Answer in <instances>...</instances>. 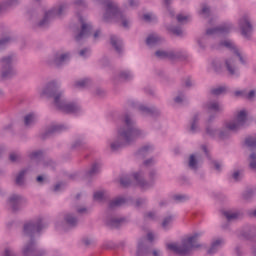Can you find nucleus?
Wrapping results in <instances>:
<instances>
[{"label":"nucleus","instance_id":"nucleus-1","mask_svg":"<svg viewBox=\"0 0 256 256\" xmlns=\"http://www.w3.org/2000/svg\"><path fill=\"white\" fill-rule=\"evenodd\" d=\"M139 137H143V131L137 127L135 121L129 115L124 118V125L118 129V137L114 142H110L111 151H119L125 145L137 141Z\"/></svg>","mask_w":256,"mask_h":256},{"label":"nucleus","instance_id":"nucleus-2","mask_svg":"<svg viewBox=\"0 0 256 256\" xmlns=\"http://www.w3.org/2000/svg\"><path fill=\"white\" fill-rule=\"evenodd\" d=\"M47 225L43 224V220L38 218L37 220H32L24 224L23 235L24 237H30V242L26 243L22 249L24 256H47L45 250H37L35 245V235L41 233Z\"/></svg>","mask_w":256,"mask_h":256},{"label":"nucleus","instance_id":"nucleus-3","mask_svg":"<svg viewBox=\"0 0 256 256\" xmlns=\"http://www.w3.org/2000/svg\"><path fill=\"white\" fill-rule=\"evenodd\" d=\"M42 94L54 99L55 107L64 113H79L81 111L79 104L67 102L63 98V91L59 90V84L55 81L48 83L42 90Z\"/></svg>","mask_w":256,"mask_h":256},{"label":"nucleus","instance_id":"nucleus-4","mask_svg":"<svg viewBox=\"0 0 256 256\" xmlns=\"http://www.w3.org/2000/svg\"><path fill=\"white\" fill-rule=\"evenodd\" d=\"M247 123V112L242 110L236 115V119L225 124L224 129H217L213 126L206 127V133L210 137H219V139H227L230 135V131H239L243 129Z\"/></svg>","mask_w":256,"mask_h":256},{"label":"nucleus","instance_id":"nucleus-5","mask_svg":"<svg viewBox=\"0 0 256 256\" xmlns=\"http://www.w3.org/2000/svg\"><path fill=\"white\" fill-rule=\"evenodd\" d=\"M98 3L105 5V13L103 15V21L109 23V21H116L117 23H122V26L127 29L129 27V20L119 10V5L114 0H96Z\"/></svg>","mask_w":256,"mask_h":256},{"label":"nucleus","instance_id":"nucleus-6","mask_svg":"<svg viewBox=\"0 0 256 256\" xmlns=\"http://www.w3.org/2000/svg\"><path fill=\"white\" fill-rule=\"evenodd\" d=\"M202 235L203 233H195L194 235L183 239L181 244H167V249H169V251H173V253H176V255H189L193 249H199V247H201L199 237Z\"/></svg>","mask_w":256,"mask_h":256},{"label":"nucleus","instance_id":"nucleus-7","mask_svg":"<svg viewBox=\"0 0 256 256\" xmlns=\"http://www.w3.org/2000/svg\"><path fill=\"white\" fill-rule=\"evenodd\" d=\"M17 61V55L15 53L3 56L0 59V80L7 81V79H13L17 75V70L13 67V63Z\"/></svg>","mask_w":256,"mask_h":256},{"label":"nucleus","instance_id":"nucleus-8","mask_svg":"<svg viewBox=\"0 0 256 256\" xmlns=\"http://www.w3.org/2000/svg\"><path fill=\"white\" fill-rule=\"evenodd\" d=\"M67 11V4H60L45 13L44 18L38 23V27H47L49 22L61 17Z\"/></svg>","mask_w":256,"mask_h":256},{"label":"nucleus","instance_id":"nucleus-9","mask_svg":"<svg viewBox=\"0 0 256 256\" xmlns=\"http://www.w3.org/2000/svg\"><path fill=\"white\" fill-rule=\"evenodd\" d=\"M148 175L149 181L147 182L143 177V172L134 173L133 178L141 189H150V187L155 185V179H157V170H150Z\"/></svg>","mask_w":256,"mask_h":256},{"label":"nucleus","instance_id":"nucleus-10","mask_svg":"<svg viewBox=\"0 0 256 256\" xmlns=\"http://www.w3.org/2000/svg\"><path fill=\"white\" fill-rule=\"evenodd\" d=\"M136 256H163V252L160 249L151 251V248L147 245V239L142 238L138 241Z\"/></svg>","mask_w":256,"mask_h":256},{"label":"nucleus","instance_id":"nucleus-11","mask_svg":"<svg viewBox=\"0 0 256 256\" xmlns=\"http://www.w3.org/2000/svg\"><path fill=\"white\" fill-rule=\"evenodd\" d=\"M245 147L252 153L249 156V167L256 171V136H248L244 141Z\"/></svg>","mask_w":256,"mask_h":256},{"label":"nucleus","instance_id":"nucleus-12","mask_svg":"<svg viewBox=\"0 0 256 256\" xmlns=\"http://www.w3.org/2000/svg\"><path fill=\"white\" fill-rule=\"evenodd\" d=\"M69 59H71V54L69 52L58 51L48 59V65L61 67L62 65H65Z\"/></svg>","mask_w":256,"mask_h":256},{"label":"nucleus","instance_id":"nucleus-13","mask_svg":"<svg viewBox=\"0 0 256 256\" xmlns=\"http://www.w3.org/2000/svg\"><path fill=\"white\" fill-rule=\"evenodd\" d=\"M155 55L158 59H170V61L185 59L186 57L185 52L175 50H157Z\"/></svg>","mask_w":256,"mask_h":256},{"label":"nucleus","instance_id":"nucleus-14","mask_svg":"<svg viewBox=\"0 0 256 256\" xmlns=\"http://www.w3.org/2000/svg\"><path fill=\"white\" fill-rule=\"evenodd\" d=\"M238 25L241 30V35H243L245 39H249V37H251V33H253V24H251V18H249V15L245 14L239 20Z\"/></svg>","mask_w":256,"mask_h":256},{"label":"nucleus","instance_id":"nucleus-15","mask_svg":"<svg viewBox=\"0 0 256 256\" xmlns=\"http://www.w3.org/2000/svg\"><path fill=\"white\" fill-rule=\"evenodd\" d=\"M79 21L81 23V31L75 36L76 41H81V39L89 37L93 29L91 23H86L85 19H83L81 16H79Z\"/></svg>","mask_w":256,"mask_h":256},{"label":"nucleus","instance_id":"nucleus-16","mask_svg":"<svg viewBox=\"0 0 256 256\" xmlns=\"http://www.w3.org/2000/svg\"><path fill=\"white\" fill-rule=\"evenodd\" d=\"M220 47H226V49H229V51H232V53H234V55H236V57L239 58L240 63H242V65H245L246 63L245 58H243V55L241 54L239 49H237V46H235V43H233V41L224 40L223 42L220 43L218 49Z\"/></svg>","mask_w":256,"mask_h":256},{"label":"nucleus","instance_id":"nucleus-17","mask_svg":"<svg viewBox=\"0 0 256 256\" xmlns=\"http://www.w3.org/2000/svg\"><path fill=\"white\" fill-rule=\"evenodd\" d=\"M65 130H67V126H65L63 124H52L42 134V139H47L49 137H53V135H57V133H61Z\"/></svg>","mask_w":256,"mask_h":256},{"label":"nucleus","instance_id":"nucleus-18","mask_svg":"<svg viewBox=\"0 0 256 256\" xmlns=\"http://www.w3.org/2000/svg\"><path fill=\"white\" fill-rule=\"evenodd\" d=\"M233 29V24H224L215 28L206 30V35H226Z\"/></svg>","mask_w":256,"mask_h":256},{"label":"nucleus","instance_id":"nucleus-19","mask_svg":"<svg viewBox=\"0 0 256 256\" xmlns=\"http://www.w3.org/2000/svg\"><path fill=\"white\" fill-rule=\"evenodd\" d=\"M132 107H136L142 115H160L161 113L156 107L149 108L143 104H135L134 102H132Z\"/></svg>","mask_w":256,"mask_h":256},{"label":"nucleus","instance_id":"nucleus-20","mask_svg":"<svg viewBox=\"0 0 256 256\" xmlns=\"http://www.w3.org/2000/svg\"><path fill=\"white\" fill-rule=\"evenodd\" d=\"M225 67L229 75H231L232 77H239V68L237 67V62H235V59H226Z\"/></svg>","mask_w":256,"mask_h":256},{"label":"nucleus","instance_id":"nucleus-21","mask_svg":"<svg viewBox=\"0 0 256 256\" xmlns=\"http://www.w3.org/2000/svg\"><path fill=\"white\" fill-rule=\"evenodd\" d=\"M125 223H127L125 218L110 217L106 220V225L110 229H119V227L125 225Z\"/></svg>","mask_w":256,"mask_h":256},{"label":"nucleus","instance_id":"nucleus-22","mask_svg":"<svg viewBox=\"0 0 256 256\" xmlns=\"http://www.w3.org/2000/svg\"><path fill=\"white\" fill-rule=\"evenodd\" d=\"M253 235H255V229L251 226H246L238 232L239 239H246L247 241L253 239Z\"/></svg>","mask_w":256,"mask_h":256},{"label":"nucleus","instance_id":"nucleus-23","mask_svg":"<svg viewBox=\"0 0 256 256\" xmlns=\"http://www.w3.org/2000/svg\"><path fill=\"white\" fill-rule=\"evenodd\" d=\"M222 215L225 217L228 223H231V221H237V219H241L243 217V213L231 210L222 211Z\"/></svg>","mask_w":256,"mask_h":256},{"label":"nucleus","instance_id":"nucleus-24","mask_svg":"<svg viewBox=\"0 0 256 256\" xmlns=\"http://www.w3.org/2000/svg\"><path fill=\"white\" fill-rule=\"evenodd\" d=\"M8 203L13 211H19V207L21 206V203H23V197L13 194L9 197Z\"/></svg>","mask_w":256,"mask_h":256},{"label":"nucleus","instance_id":"nucleus-25","mask_svg":"<svg viewBox=\"0 0 256 256\" xmlns=\"http://www.w3.org/2000/svg\"><path fill=\"white\" fill-rule=\"evenodd\" d=\"M207 111H213V113H223L225 108L217 101H209L205 105Z\"/></svg>","mask_w":256,"mask_h":256},{"label":"nucleus","instance_id":"nucleus-26","mask_svg":"<svg viewBox=\"0 0 256 256\" xmlns=\"http://www.w3.org/2000/svg\"><path fill=\"white\" fill-rule=\"evenodd\" d=\"M64 221L68 227L73 229L76 225H79V218L73 213H68L64 216Z\"/></svg>","mask_w":256,"mask_h":256},{"label":"nucleus","instance_id":"nucleus-27","mask_svg":"<svg viewBox=\"0 0 256 256\" xmlns=\"http://www.w3.org/2000/svg\"><path fill=\"white\" fill-rule=\"evenodd\" d=\"M110 43L117 53H121L123 51V40H121V38L112 35L110 37Z\"/></svg>","mask_w":256,"mask_h":256},{"label":"nucleus","instance_id":"nucleus-28","mask_svg":"<svg viewBox=\"0 0 256 256\" xmlns=\"http://www.w3.org/2000/svg\"><path fill=\"white\" fill-rule=\"evenodd\" d=\"M116 81H131L133 79V74L129 70H122L116 76H114Z\"/></svg>","mask_w":256,"mask_h":256},{"label":"nucleus","instance_id":"nucleus-29","mask_svg":"<svg viewBox=\"0 0 256 256\" xmlns=\"http://www.w3.org/2000/svg\"><path fill=\"white\" fill-rule=\"evenodd\" d=\"M100 171H101V164L96 162L92 165L90 170L86 172V178L91 179L96 175H99Z\"/></svg>","mask_w":256,"mask_h":256},{"label":"nucleus","instance_id":"nucleus-30","mask_svg":"<svg viewBox=\"0 0 256 256\" xmlns=\"http://www.w3.org/2000/svg\"><path fill=\"white\" fill-rule=\"evenodd\" d=\"M19 5V0H6L5 2L0 3V13H5L7 9Z\"/></svg>","mask_w":256,"mask_h":256},{"label":"nucleus","instance_id":"nucleus-31","mask_svg":"<svg viewBox=\"0 0 256 256\" xmlns=\"http://www.w3.org/2000/svg\"><path fill=\"white\" fill-rule=\"evenodd\" d=\"M161 43V37L157 34H151L146 39V45L149 47H155V45H159Z\"/></svg>","mask_w":256,"mask_h":256},{"label":"nucleus","instance_id":"nucleus-32","mask_svg":"<svg viewBox=\"0 0 256 256\" xmlns=\"http://www.w3.org/2000/svg\"><path fill=\"white\" fill-rule=\"evenodd\" d=\"M223 245V240L222 239H217L215 240L210 249H208V255H215L216 251H219L221 249V246Z\"/></svg>","mask_w":256,"mask_h":256},{"label":"nucleus","instance_id":"nucleus-33","mask_svg":"<svg viewBox=\"0 0 256 256\" xmlns=\"http://www.w3.org/2000/svg\"><path fill=\"white\" fill-rule=\"evenodd\" d=\"M37 123V115L35 113H29L24 117V125L26 127H31V125H35Z\"/></svg>","mask_w":256,"mask_h":256},{"label":"nucleus","instance_id":"nucleus-34","mask_svg":"<svg viewBox=\"0 0 256 256\" xmlns=\"http://www.w3.org/2000/svg\"><path fill=\"white\" fill-rule=\"evenodd\" d=\"M201 156L199 154H191L189 157L188 167L190 169H194V171H197V159H200Z\"/></svg>","mask_w":256,"mask_h":256},{"label":"nucleus","instance_id":"nucleus-35","mask_svg":"<svg viewBox=\"0 0 256 256\" xmlns=\"http://www.w3.org/2000/svg\"><path fill=\"white\" fill-rule=\"evenodd\" d=\"M199 131V114H195L191 121L190 133H197Z\"/></svg>","mask_w":256,"mask_h":256},{"label":"nucleus","instance_id":"nucleus-36","mask_svg":"<svg viewBox=\"0 0 256 256\" xmlns=\"http://www.w3.org/2000/svg\"><path fill=\"white\" fill-rule=\"evenodd\" d=\"M89 85H91V79L89 78H85L74 83V87H76V89H85L86 87H89Z\"/></svg>","mask_w":256,"mask_h":256},{"label":"nucleus","instance_id":"nucleus-37","mask_svg":"<svg viewBox=\"0 0 256 256\" xmlns=\"http://www.w3.org/2000/svg\"><path fill=\"white\" fill-rule=\"evenodd\" d=\"M25 173H27V170H21L16 177L15 183L19 187H23L25 185Z\"/></svg>","mask_w":256,"mask_h":256},{"label":"nucleus","instance_id":"nucleus-38","mask_svg":"<svg viewBox=\"0 0 256 256\" xmlns=\"http://www.w3.org/2000/svg\"><path fill=\"white\" fill-rule=\"evenodd\" d=\"M149 153H153V146L146 145V146L142 147V148L138 151V155H139L140 157H147V155H149Z\"/></svg>","mask_w":256,"mask_h":256},{"label":"nucleus","instance_id":"nucleus-39","mask_svg":"<svg viewBox=\"0 0 256 256\" xmlns=\"http://www.w3.org/2000/svg\"><path fill=\"white\" fill-rule=\"evenodd\" d=\"M86 148H87V142L83 138L76 140L72 144V149H86Z\"/></svg>","mask_w":256,"mask_h":256},{"label":"nucleus","instance_id":"nucleus-40","mask_svg":"<svg viewBox=\"0 0 256 256\" xmlns=\"http://www.w3.org/2000/svg\"><path fill=\"white\" fill-rule=\"evenodd\" d=\"M121 205H125V198L123 197L116 198L109 203L110 209H114V207H121Z\"/></svg>","mask_w":256,"mask_h":256},{"label":"nucleus","instance_id":"nucleus-41","mask_svg":"<svg viewBox=\"0 0 256 256\" xmlns=\"http://www.w3.org/2000/svg\"><path fill=\"white\" fill-rule=\"evenodd\" d=\"M173 221H175L174 215H169V216L165 217L162 221L163 229H169V226L171 225V223H173Z\"/></svg>","mask_w":256,"mask_h":256},{"label":"nucleus","instance_id":"nucleus-42","mask_svg":"<svg viewBox=\"0 0 256 256\" xmlns=\"http://www.w3.org/2000/svg\"><path fill=\"white\" fill-rule=\"evenodd\" d=\"M173 199L177 203H185V201H189V196L186 194H176L173 196Z\"/></svg>","mask_w":256,"mask_h":256},{"label":"nucleus","instance_id":"nucleus-43","mask_svg":"<svg viewBox=\"0 0 256 256\" xmlns=\"http://www.w3.org/2000/svg\"><path fill=\"white\" fill-rule=\"evenodd\" d=\"M143 20L146 23H155V21H157V16L153 13H147L143 15Z\"/></svg>","mask_w":256,"mask_h":256},{"label":"nucleus","instance_id":"nucleus-44","mask_svg":"<svg viewBox=\"0 0 256 256\" xmlns=\"http://www.w3.org/2000/svg\"><path fill=\"white\" fill-rule=\"evenodd\" d=\"M13 37L12 36H5L0 40V49H5L6 45H9V43H13Z\"/></svg>","mask_w":256,"mask_h":256},{"label":"nucleus","instance_id":"nucleus-45","mask_svg":"<svg viewBox=\"0 0 256 256\" xmlns=\"http://www.w3.org/2000/svg\"><path fill=\"white\" fill-rule=\"evenodd\" d=\"M120 184L122 185V187H129V185H131V178H129L128 176H122L120 178Z\"/></svg>","mask_w":256,"mask_h":256},{"label":"nucleus","instance_id":"nucleus-46","mask_svg":"<svg viewBox=\"0 0 256 256\" xmlns=\"http://www.w3.org/2000/svg\"><path fill=\"white\" fill-rule=\"evenodd\" d=\"M29 157L30 159H41L43 157V152L41 150L31 152Z\"/></svg>","mask_w":256,"mask_h":256},{"label":"nucleus","instance_id":"nucleus-47","mask_svg":"<svg viewBox=\"0 0 256 256\" xmlns=\"http://www.w3.org/2000/svg\"><path fill=\"white\" fill-rule=\"evenodd\" d=\"M225 91V87L220 86L218 88H213L211 90L212 95H223V92Z\"/></svg>","mask_w":256,"mask_h":256},{"label":"nucleus","instance_id":"nucleus-48","mask_svg":"<svg viewBox=\"0 0 256 256\" xmlns=\"http://www.w3.org/2000/svg\"><path fill=\"white\" fill-rule=\"evenodd\" d=\"M9 159L10 161H12V163H16V161H19V159H21V155L13 152L10 154Z\"/></svg>","mask_w":256,"mask_h":256},{"label":"nucleus","instance_id":"nucleus-49","mask_svg":"<svg viewBox=\"0 0 256 256\" xmlns=\"http://www.w3.org/2000/svg\"><path fill=\"white\" fill-rule=\"evenodd\" d=\"M170 31L174 34L180 37V35H183V30H181V27H174L171 28Z\"/></svg>","mask_w":256,"mask_h":256},{"label":"nucleus","instance_id":"nucleus-50","mask_svg":"<svg viewBox=\"0 0 256 256\" xmlns=\"http://www.w3.org/2000/svg\"><path fill=\"white\" fill-rule=\"evenodd\" d=\"M235 97H243L245 98L247 96V90H236L234 92Z\"/></svg>","mask_w":256,"mask_h":256},{"label":"nucleus","instance_id":"nucleus-51","mask_svg":"<svg viewBox=\"0 0 256 256\" xmlns=\"http://www.w3.org/2000/svg\"><path fill=\"white\" fill-rule=\"evenodd\" d=\"M88 55H91V50H89L88 48H84L79 52L80 57H87Z\"/></svg>","mask_w":256,"mask_h":256},{"label":"nucleus","instance_id":"nucleus-52","mask_svg":"<svg viewBox=\"0 0 256 256\" xmlns=\"http://www.w3.org/2000/svg\"><path fill=\"white\" fill-rule=\"evenodd\" d=\"M104 195H105V194L103 193V191L95 192V193H94V199H95V201H101V199H103Z\"/></svg>","mask_w":256,"mask_h":256},{"label":"nucleus","instance_id":"nucleus-53","mask_svg":"<svg viewBox=\"0 0 256 256\" xmlns=\"http://www.w3.org/2000/svg\"><path fill=\"white\" fill-rule=\"evenodd\" d=\"M175 103H183L185 101V95L179 94L174 98Z\"/></svg>","mask_w":256,"mask_h":256},{"label":"nucleus","instance_id":"nucleus-54","mask_svg":"<svg viewBox=\"0 0 256 256\" xmlns=\"http://www.w3.org/2000/svg\"><path fill=\"white\" fill-rule=\"evenodd\" d=\"M155 212H147L146 214H144V219H150V220H155Z\"/></svg>","mask_w":256,"mask_h":256},{"label":"nucleus","instance_id":"nucleus-55","mask_svg":"<svg viewBox=\"0 0 256 256\" xmlns=\"http://www.w3.org/2000/svg\"><path fill=\"white\" fill-rule=\"evenodd\" d=\"M74 5H76V7H85L87 3L85 0H74Z\"/></svg>","mask_w":256,"mask_h":256},{"label":"nucleus","instance_id":"nucleus-56","mask_svg":"<svg viewBox=\"0 0 256 256\" xmlns=\"http://www.w3.org/2000/svg\"><path fill=\"white\" fill-rule=\"evenodd\" d=\"M187 19H189V16H183L182 14H179L177 16L178 23H185V21H187Z\"/></svg>","mask_w":256,"mask_h":256},{"label":"nucleus","instance_id":"nucleus-57","mask_svg":"<svg viewBox=\"0 0 256 256\" xmlns=\"http://www.w3.org/2000/svg\"><path fill=\"white\" fill-rule=\"evenodd\" d=\"M209 13H211V10L207 6H203L201 10V14L205 15L206 17H209Z\"/></svg>","mask_w":256,"mask_h":256},{"label":"nucleus","instance_id":"nucleus-58","mask_svg":"<svg viewBox=\"0 0 256 256\" xmlns=\"http://www.w3.org/2000/svg\"><path fill=\"white\" fill-rule=\"evenodd\" d=\"M145 203H147V199L139 198L136 200V207H141V205H145Z\"/></svg>","mask_w":256,"mask_h":256},{"label":"nucleus","instance_id":"nucleus-59","mask_svg":"<svg viewBox=\"0 0 256 256\" xmlns=\"http://www.w3.org/2000/svg\"><path fill=\"white\" fill-rule=\"evenodd\" d=\"M4 256H16L15 251H13L11 248H6L4 251Z\"/></svg>","mask_w":256,"mask_h":256},{"label":"nucleus","instance_id":"nucleus-60","mask_svg":"<svg viewBox=\"0 0 256 256\" xmlns=\"http://www.w3.org/2000/svg\"><path fill=\"white\" fill-rule=\"evenodd\" d=\"M232 178L234 179V181H239V180L241 179V172L235 171V172L232 174Z\"/></svg>","mask_w":256,"mask_h":256},{"label":"nucleus","instance_id":"nucleus-61","mask_svg":"<svg viewBox=\"0 0 256 256\" xmlns=\"http://www.w3.org/2000/svg\"><path fill=\"white\" fill-rule=\"evenodd\" d=\"M145 167H151V165H155V160L153 158L144 161Z\"/></svg>","mask_w":256,"mask_h":256},{"label":"nucleus","instance_id":"nucleus-62","mask_svg":"<svg viewBox=\"0 0 256 256\" xmlns=\"http://www.w3.org/2000/svg\"><path fill=\"white\" fill-rule=\"evenodd\" d=\"M130 7H139V0H128Z\"/></svg>","mask_w":256,"mask_h":256},{"label":"nucleus","instance_id":"nucleus-63","mask_svg":"<svg viewBox=\"0 0 256 256\" xmlns=\"http://www.w3.org/2000/svg\"><path fill=\"white\" fill-rule=\"evenodd\" d=\"M255 97V90H251L249 93L246 92L245 99H253Z\"/></svg>","mask_w":256,"mask_h":256},{"label":"nucleus","instance_id":"nucleus-64","mask_svg":"<svg viewBox=\"0 0 256 256\" xmlns=\"http://www.w3.org/2000/svg\"><path fill=\"white\" fill-rule=\"evenodd\" d=\"M213 165L216 171H221V164L218 161H214Z\"/></svg>","mask_w":256,"mask_h":256}]
</instances>
